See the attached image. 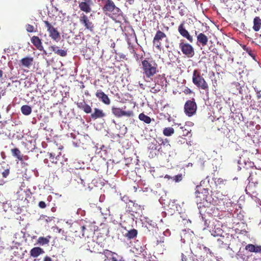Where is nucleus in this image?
<instances>
[{
	"mask_svg": "<svg viewBox=\"0 0 261 261\" xmlns=\"http://www.w3.org/2000/svg\"><path fill=\"white\" fill-rule=\"evenodd\" d=\"M208 191L202 188L201 186H197L196 188L195 196L197 198H199L200 202L203 200H205Z\"/></svg>",
	"mask_w": 261,
	"mask_h": 261,
	"instance_id": "obj_11",
	"label": "nucleus"
},
{
	"mask_svg": "<svg viewBox=\"0 0 261 261\" xmlns=\"http://www.w3.org/2000/svg\"><path fill=\"white\" fill-rule=\"evenodd\" d=\"M165 178H167L168 179H169L170 178H173V177H171L170 175H166L165 176Z\"/></svg>",
	"mask_w": 261,
	"mask_h": 261,
	"instance_id": "obj_49",
	"label": "nucleus"
},
{
	"mask_svg": "<svg viewBox=\"0 0 261 261\" xmlns=\"http://www.w3.org/2000/svg\"><path fill=\"white\" fill-rule=\"evenodd\" d=\"M172 8L173 9H175V7L174 6H172Z\"/></svg>",
	"mask_w": 261,
	"mask_h": 261,
	"instance_id": "obj_54",
	"label": "nucleus"
},
{
	"mask_svg": "<svg viewBox=\"0 0 261 261\" xmlns=\"http://www.w3.org/2000/svg\"><path fill=\"white\" fill-rule=\"evenodd\" d=\"M3 73V71L0 69V78L2 77Z\"/></svg>",
	"mask_w": 261,
	"mask_h": 261,
	"instance_id": "obj_50",
	"label": "nucleus"
},
{
	"mask_svg": "<svg viewBox=\"0 0 261 261\" xmlns=\"http://www.w3.org/2000/svg\"><path fill=\"white\" fill-rule=\"evenodd\" d=\"M253 29L255 32H258L261 29V19L258 16H256L253 19Z\"/></svg>",
	"mask_w": 261,
	"mask_h": 261,
	"instance_id": "obj_22",
	"label": "nucleus"
},
{
	"mask_svg": "<svg viewBox=\"0 0 261 261\" xmlns=\"http://www.w3.org/2000/svg\"><path fill=\"white\" fill-rule=\"evenodd\" d=\"M203 250L207 253H209L211 254H212L211 250L205 246L203 247Z\"/></svg>",
	"mask_w": 261,
	"mask_h": 261,
	"instance_id": "obj_41",
	"label": "nucleus"
},
{
	"mask_svg": "<svg viewBox=\"0 0 261 261\" xmlns=\"http://www.w3.org/2000/svg\"><path fill=\"white\" fill-rule=\"evenodd\" d=\"M257 97H258V98H260V95H257Z\"/></svg>",
	"mask_w": 261,
	"mask_h": 261,
	"instance_id": "obj_55",
	"label": "nucleus"
},
{
	"mask_svg": "<svg viewBox=\"0 0 261 261\" xmlns=\"http://www.w3.org/2000/svg\"><path fill=\"white\" fill-rule=\"evenodd\" d=\"M103 12L106 15H108L109 13H118L120 10L117 7L112 0H109L105 3L102 7Z\"/></svg>",
	"mask_w": 261,
	"mask_h": 261,
	"instance_id": "obj_5",
	"label": "nucleus"
},
{
	"mask_svg": "<svg viewBox=\"0 0 261 261\" xmlns=\"http://www.w3.org/2000/svg\"><path fill=\"white\" fill-rule=\"evenodd\" d=\"M22 164V165H24V166H25V165H26V166H28V164L25 163V162H24V164Z\"/></svg>",
	"mask_w": 261,
	"mask_h": 261,
	"instance_id": "obj_53",
	"label": "nucleus"
},
{
	"mask_svg": "<svg viewBox=\"0 0 261 261\" xmlns=\"http://www.w3.org/2000/svg\"><path fill=\"white\" fill-rule=\"evenodd\" d=\"M79 20L80 22L84 26L86 29L90 32L93 31L94 25L86 15L82 13L80 17Z\"/></svg>",
	"mask_w": 261,
	"mask_h": 261,
	"instance_id": "obj_8",
	"label": "nucleus"
},
{
	"mask_svg": "<svg viewBox=\"0 0 261 261\" xmlns=\"http://www.w3.org/2000/svg\"><path fill=\"white\" fill-rule=\"evenodd\" d=\"M11 152L12 153V155L15 157V158L17 159L18 160H21V152L20 150L17 148H14L11 149Z\"/></svg>",
	"mask_w": 261,
	"mask_h": 261,
	"instance_id": "obj_27",
	"label": "nucleus"
},
{
	"mask_svg": "<svg viewBox=\"0 0 261 261\" xmlns=\"http://www.w3.org/2000/svg\"><path fill=\"white\" fill-rule=\"evenodd\" d=\"M51 238L50 236H47L46 237H40L37 241V243L40 246L48 245Z\"/></svg>",
	"mask_w": 261,
	"mask_h": 261,
	"instance_id": "obj_21",
	"label": "nucleus"
},
{
	"mask_svg": "<svg viewBox=\"0 0 261 261\" xmlns=\"http://www.w3.org/2000/svg\"><path fill=\"white\" fill-rule=\"evenodd\" d=\"M57 46L56 45H52L49 47V49L50 50L52 51L55 52V50Z\"/></svg>",
	"mask_w": 261,
	"mask_h": 261,
	"instance_id": "obj_44",
	"label": "nucleus"
},
{
	"mask_svg": "<svg viewBox=\"0 0 261 261\" xmlns=\"http://www.w3.org/2000/svg\"><path fill=\"white\" fill-rule=\"evenodd\" d=\"M197 43H199V44L203 46H204L206 45H207L208 42L207 37L202 33H199L197 36Z\"/></svg>",
	"mask_w": 261,
	"mask_h": 261,
	"instance_id": "obj_19",
	"label": "nucleus"
},
{
	"mask_svg": "<svg viewBox=\"0 0 261 261\" xmlns=\"http://www.w3.org/2000/svg\"><path fill=\"white\" fill-rule=\"evenodd\" d=\"M86 227L84 226H80L78 230L75 231V236L82 238L85 236Z\"/></svg>",
	"mask_w": 261,
	"mask_h": 261,
	"instance_id": "obj_29",
	"label": "nucleus"
},
{
	"mask_svg": "<svg viewBox=\"0 0 261 261\" xmlns=\"http://www.w3.org/2000/svg\"><path fill=\"white\" fill-rule=\"evenodd\" d=\"M38 206L41 208H44L46 207V205L45 203V202L43 201H41L39 202V204H38Z\"/></svg>",
	"mask_w": 261,
	"mask_h": 261,
	"instance_id": "obj_38",
	"label": "nucleus"
},
{
	"mask_svg": "<svg viewBox=\"0 0 261 261\" xmlns=\"http://www.w3.org/2000/svg\"><path fill=\"white\" fill-rule=\"evenodd\" d=\"M254 252L261 253V246L254 245Z\"/></svg>",
	"mask_w": 261,
	"mask_h": 261,
	"instance_id": "obj_37",
	"label": "nucleus"
},
{
	"mask_svg": "<svg viewBox=\"0 0 261 261\" xmlns=\"http://www.w3.org/2000/svg\"><path fill=\"white\" fill-rule=\"evenodd\" d=\"M181 260L182 261H187L188 258L186 255H185L184 254H182L181 255Z\"/></svg>",
	"mask_w": 261,
	"mask_h": 261,
	"instance_id": "obj_46",
	"label": "nucleus"
},
{
	"mask_svg": "<svg viewBox=\"0 0 261 261\" xmlns=\"http://www.w3.org/2000/svg\"><path fill=\"white\" fill-rule=\"evenodd\" d=\"M178 139H179V140L178 141V143L180 142V144L184 143L186 142V139L181 137H179Z\"/></svg>",
	"mask_w": 261,
	"mask_h": 261,
	"instance_id": "obj_40",
	"label": "nucleus"
},
{
	"mask_svg": "<svg viewBox=\"0 0 261 261\" xmlns=\"http://www.w3.org/2000/svg\"><path fill=\"white\" fill-rule=\"evenodd\" d=\"M33 62L34 58L33 57H25L20 61V66L29 68L33 65Z\"/></svg>",
	"mask_w": 261,
	"mask_h": 261,
	"instance_id": "obj_15",
	"label": "nucleus"
},
{
	"mask_svg": "<svg viewBox=\"0 0 261 261\" xmlns=\"http://www.w3.org/2000/svg\"><path fill=\"white\" fill-rule=\"evenodd\" d=\"M179 47L182 54L188 58H192L195 55L194 47L189 43L181 40L179 44Z\"/></svg>",
	"mask_w": 261,
	"mask_h": 261,
	"instance_id": "obj_3",
	"label": "nucleus"
},
{
	"mask_svg": "<svg viewBox=\"0 0 261 261\" xmlns=\"http://www.w3.org/2000/svg\"><path fill=\"white\" fill-rule=\"evenodd\" d=\"M178 31L179 34L184 38H186L190 42L193 41V37L190 35L189 32L186 29L185 22H181L178 27Z\"/></svg>",
	"mask_w": 261,
	"mask_h": 261,
	"instance_id": "obj_9",
	"label": "nucleus"
},
{
	"mask_svg": "<svg viewBox=\"0 0 261 261\" xmlns=\"http://www.w3.org/2000/svg\"><path fill=\"white\" fill-rule=\"evenodd\" d=\"M21 158L22 160H19L21 164H24V161L28 160L29 159V156L28 155H23L22 154H21Z\"/></svg>",
	"mask_w": 261,
	"mask_h": 261,
	"instance_id": "obj_39",
	"label": "nucleus"
},
{
	"mask_svg": "<svg viewBox=\"0 0 261 261\" xmlns=\"http://www.w3.org/2000/svg\"><path fill=\"white\" fill-rule=\"evenodd\" d=\"M49 158L50 162L52 163L57 164L58 161L59 160L60 155H61V152H59L58 154L55 152H49L48 153Z\"/></svg>",
	"mask_w": 261,
	"mask_h": 261,
	"instance_id": "obj_24",
	"label": "nucleus"
},
{
	"mask_svg": "<svg viewBox=\"0 0 261 261\" xmlns=\"http://www.w3.org/2000/svg\"><path fill=\"white\" fill-rule=\"evenodd\" d=\"M44 253L43 249L39 247H34L30 250V255L33 257H37Z\"/></svg>",
	"mask_w": 261,
	"mask_h": 261,
	"instance_id": "obj_20",
	"label": "nucleus"
},
{
	"mask_svg": "<svg viewBox=\"0 0 261 261\" xmlns=\"http://www.w3.org/2000/svg\"><path fill=\"white\" fill-rule=\"evenodd\" d=\"M10 169L8 165H6V167L0 166V174L2 175L3 177L7 178L8 176L10 174Z\"/></svg>",
	"mask_w": 261,
	"mask_h": 261,
	"instance_id": "obj_25",
	"label": "nucleus"
},
{
	"mask_svg": "<svg viewBox=\"0 0 261 261\" xmlns=\"http://www.w3.org/2000/svg\"><path fill=\"white\" fill-rule=\"evenodd\" d=\"M191 261H193V260H192Z\"/></svg>",
	"mask_w": 261,
	"mask_h": 261,
	"instance_id": "obj_56",
	"label": "nucleus"
},
{
	"mask_svg": "<svg viewBox=\"0 0 261 261\" xmlns=\"http://www.w3.org/2000/svg\"><path fill=\"white\" fill-rule=\"evenodd\" d=\"M184 92L186 94H191L192 93V90L190 89L187 88Z\"/></svg>",
	"mask_w": 261,
	"mask_h": 261,
	"instance_id": "obj_45",
	"label": "nucleus"
},
{
	"mask_svg": "<svg viewBox=\"0 0 261 261\" xmlns=\"http://www.w3.org/2000/svg\"><path fill=\"white\" fill-rule=\"evenodd\" d=\"M31 41L32 43L39 50H43L41 40L38 36H34L31 39Z\"/></svg>",
	"mask_w": 261,
	"mask_h": 261,
	"instance_id": "obj_17",
	"label": "nucleus"
},
{
	"mask_svg": "<svg viewBox=\"0 0 261 261\" xmlns=\"http://www.w3.org/2000/svg\"><path fill=\"white\" fill-rule=\"evenodd\" d=\"M138 234V231L136 229H132L128 231L127 233L124 234V237L128 240H131L137 237Z\"/></svg>",
	"mask_w": 261,
	"mask_h": 261,
	"instance_id": "obj_26",
	"label": "nucleus"
},
{
	"mask_svg": "<svg viewBox=\"0 0 261 261\" xmlns=\"http://www.w3.org/2000/svg\"><path fill=\"white\" fill-rule=\"evenodd\" d=\"M112 113L116 117H121L124 116L130 117L133 116V112L132 111H124L119 108L112 107Z\"/></svg>",
	"mask_w": 261,
	"mask_h": 261,
	"instance_id": "obj_10",
	"label": "nucleus"
},
{
	"mask_svg": "<svg viewBox=\"0 0 261 261\" xmlns=\"http://www.w3.org/2000/svg\"><path fill=\"white\" fill-rule=\"evenodd\" d=\"M142 68L143 74L148 79L152 77L158 72V65L151 59H145L142 61Z\"/></svg>",
	"mask_w": 261,
	"mask_h": 261,
	"instance_id": "obj_1",
	"label": "nucleus"
},
{
	"mask_svg": "<svg viewBox=\"0 0 261 261\" xmlns=\"http://www.w3.org/2000/svg\"><path fill=\"white\" fill-rule=\"evenodd\" d=\"M173 179L175 182H179L182 179V175L181 174H178L173 177Z\"/></svg>",
	"mask_w": 261,
	"mask_h": 261,
	"instance_id": "obj_35",
	"label": "nucleus"
},
{
	"mask_svg": "<svg viewBox=\"0 0 261 261\" xmlns=\"http://www.w3.org/2000/svg\"><path fill=\"white\" fill-rule=\"evenodd\" d=\"M245 249L250 252H254V251L255 250L254 245L251 244H248L246 246Z\"/></svg>",
	"mask_w": 261,
	"mask_h": 261,
	"instance_id": "obj_34",
	"label": "nucleus"
},
{
	"mask_svg": "<svg viewBox=\"0 0 261 261\" xmlns=\"http://www.w3.org/2000/svg\"><path fill=\"white\" fill-rule=\"evenodd\" d=\"M55 54L59 55L61 57H65L67 55V51L64 49H60L59 47H56V48L54 52Z\"/></svg>",
	"mask_w": 261,
	"mask_h": 261,
	"instance_id": "obj_32",
	"label": "nucleus"
},
{
	"mask_svg": "<svg viewBox=\"0 0 261 261\" xmlns=\"http://www.w3.org/2000/svg\"><path fill=\"white\" fill-rule=\"evenodd\" d=\"M191 132V129L188 125L181 126L179 128V133L182 136H187Z\"/></svg>",
	"mask_w": 261,
	"mask_h": 261,
	"instance_id": "obj_23",
	"label": "nucleus"
},
{
	"mask_svg": "<svg viewBox=\"0 0 261 261\" xmlns=\"http://www.w3.org/2000/svg\"><path fill=\"white\" fill-rule=\"evenodd\" d=\"M178 9L179 10V13L181 16H184L186 11V7L182 3H180L178 6Z\"/></svg>",
	"mask_w": 261,
	"mask_h": 261,
	"instance_id": "obj_33",
	"label": "nucleus"
},
{
	"mask_svg": "<svg viewBox=\"0 0 261 261\" xmlns=\"http://www.w3.org/2000/svg\"><path fill=\"white\" fill-rule=\"evenodd\" d=\"M139 86H140L141 89H142L143 90H145V85L143 83H139Z\"/></svg>",
	"mask_w": 261,
	"mask_h": 261,
	"instance_id": "obj_47",
	"label": "nucleus"
},
{
	"mask_svg": "<svg viewBox=\"0 0 261 261\" xmlns=\"http://www.w3.org/2000/svg\"><path fill=\"white\" fill-rule=\"evenodd\" d=\"M226 181V180H223V179L219 178H218V179H217V182L218 184H223V183H224V182H225V181Z\"/></svg>",
	"mask_w": 261,
	"mask_h": 261,
	"instance_id": "obj_42",
	"label": "nucleus"
},
{
	"mask_svg": "<svg viewBox=\"0 0 261 261\" xmlns=\"http://www.w3.org/2000/svg\"><path fill=\"white\" fill-rule=\"evenodd\" d=\"M197 105L194 98L187 100L184 106L185 113L186 115L191 117L195 114L197 111Z\"/></svg>",
	"mask_w": 261,
	"mask_h": 261,
	"instance_id": "obj_4",
	"label": "nucleus"
},
{
	"mask_svg": "<svg viewBox=\"0 0 261 261\" xmlns=\"http://www.w3.org/2000/svg\"><path fill=\"white\" fill-rule=\"evenodd\" d=\"M27 32L32 33L34 32V27L30 24H28L25 26Z\"/></svg>",
	"mask_w": 261,
	"mask_h": 261,
	"instance_id": "obj_36",
	"label": "nucleus"
},
{
	"mask_svg": "<svg viewBox=\"0 0 261 261\" xmlns=\"http://www.w3.org/2000/svg\"><path fill=\"white\" fill-rule=\"evenodd\" d=\"M130 5L134 4L135 0H126Z\"/></svg>",
	"mask_w": 261,
	"mask_h": 261,
	"instance_id": "obj_48",
	"label": "nucleus"
},
{
	"mask_svg": "<svg viewBox=\"0 0 261 261\" xmlns=\"http://www.w3.org/2000/svg\"><path fill=\"white\" fill-rule=\"evenodd\" d=\"M139 119L147 124H149L151 121V118L144 113H141L139 114Z\"/></svg>",
	"mask_w": 261,
	"mask_h": 261,
	"instance_id": "obj_30",
	"label": "nucleus"
},
{
	"mask_svg": "<svg viewBox=\"0 0 261 261\" xmlns=\"http://www.w3.org/2000/svg\"><path fill=\"white\" fill-rule=\"evenodd\" d=\"M47 31L49 33V37L54 41L58 42L60 40V34L57 29L55 28L48 21H44Z\"/></svg>",
	"mask_w": 261,
	"mask_h": 261,
	"instance_id": "obj_6",
	"label": "nucleus"
},
{
	"mask_svg": "<svg viewBox=\"0 0 261 261\" xmlns=\"http://www.w3.org/2000/svg\"><path fill=\"white\" fill-rule=\"evenodd\" d=\"M42 51H43V55H47V53H46V51L45 50H44L43 49V50H42Z\"/></svg>",
	"mask_w": 261,
	"mask_h": 261,
	"instance_id": "obj_51",
	"label": "nucleus"
},
{
	"mask_svg": "<svg viewBox=\"0 0 261 261\" xmlns=\"http://www.w3.org/2000/svg\"><path fill=\"white\" fill-rule=\"evenodd\" d=\"M43 261H53V260L51 258V257H50L49 256H46L44 257V258L43 259Z\"/></svg>",
	"mask_w": 261,
	"mask_h": 261,
	"instance_id": "obj_43",
	"label": "nucleus"
},
{
	"mask_svg": "<svg viewBox=\"0 0 261 261\" xmlns=\"http://www.w3.org/2000/svg\"><path fill=\"white\" fill-rule=\"evenodd\" d=\"M93 5L92 0H83L79 3V7L80 9L86 13L90 12L92 10L91 6Z\"/></svg>",
	"mask_w": 261,
	"mask_h": 261,
	"instance_id": "obj_12",
	"label": "nucleus"
},
{
	"mask_svg": "<svg viewBox=\"0 0 261 261\" xmlns=\"http://www.w3.org/2000/svg\"><path fill=\"white\" fill-rule=\"evenodd\" d=\"M21 111L23 115L28 116L31 114L32 109L28 105H23L21 107Z\"/></svg>",
	"mask_w": 261,
	"mask_h": 261,
	"instance_id": "obj_28",
	"label": "nucleus"
},
{
	"mask_svg": "<svg viewBox=\"0 0 261 261\" xmlns=\"http://www.w3.org/2000/svg\"><path fill=\"white\" fill-rule=\"evenodd\" d=\"M106 116V114L102 110L98 108H94V112L91 114V117L93 119L102 118Z\"/></svg>",
	"mask_w": 261,
	"mask_h": 261,
	"instance_id": "obj_18",
	"label": "nucleus"
},
{
	"mask_svg": "<svg viewBox=\"0 0 261 261\" xmlns=\"http://www.w3.org/2000/svg\"><path fill=\"white\" fill-rule=\"evenodd\" d=\"M78 108L82 110L87 114L91 113L92 109L84 100L82 102H78L76 103Z\"/></svg>",
	"mask_w": 261,
	"mask_h": 261,
	"instance_id": "obj_16",
	"label": "nucleus"
},
{
	"mask_svg": "<svg viewBox=\"0 0 261 261\" xmlns=\"http://www.w3.org/2000/svg\"><path fill=\"white\" fill-rule=\"evenodd\" d=\"M104 253L111 256V261H126L122 256L118 255L117 253L112 252L109 250H105L104 251Z\"/></svg>",
	"mask_w": 261,
	"mask_h": 261,
	"instance_id": "obj_14",
	"label": "nucleus"
},
{
	"mask_svg": "<svg viewBox=\"0 0 261 261\" xmlns=\"http://www.w3.org/2000/svg\"><path fill=\"white\" fill-rule=\"evenodd\" d=\"M95 96L99 100L101 101L103 103L109 105L111 103V100L108 95L100 90H98L96 93Z\"/></svg>",
	"mask_w": 261,
	"mask_h": 261,
	"instance_id": "obj_13",
	"label": "nucleus"
},
{
	"mask_svg": "<svg viewBox=\"0 0 261 261\" xmlns=\"http://www.w3.org/2000/svg\"><path fill=\"white\" fill-rule=\"evenodd\" d=\"M163 133L165 136H171L174 133V129L171 127H165Z\"/></svg>",
	"mask_w": 261,
	"mask_h": 261,
	"instance_id": "obj_31",
	"label": "nucleus"
},
{
	"mask_svg": "<svg viewBox=\"0 0 261 261\" xmlns=\"http://www.w3.org/2000/svg\"><path fill=\"white\" fill-rule=\"evenodd\" d=\"M44 162L45 163L47 164L48 163V160L47 159H45Z\"/></svg>",
	"mask_w": 261,
	"mask_h": 261,
	"instance_id": "obj_52",
	"label": "nucleus"
},
{
	"mask_svg": "<svg viewBox=\"0 0 261 261\" xmlns=\"http://www.w3.org/2000/svg\"><path fill=\"white\" fill-rule=\"evenodd\" d=\"M192 82L197 88L205 91L206 94L208 95V85L205 79L202 76L199 70L195 69L193 71Z\"/></svg>",
	"mask_w": 261,
	"mask_h": 261,
	"instance_id": "obj_2",
	"label": "nucleus"
},
{
	"mask_svg": "<svg viewBox=\"0 0 261 261\" xmlns=\"http://www.w3.org/2000/svg\"><path fill=\"white\" fill-rule=\"evenodd\" d=\"M164 38H167L166 34L160 30H158L153 39L152 42L154 46L159 50H161L162 49V41Z\"/></svg>",
	"mask_w": 261,
	"mask_h": 261,
	"instance_id": "obj_7",
	"label": "nucleus"
}]
</instances>
